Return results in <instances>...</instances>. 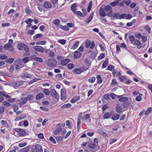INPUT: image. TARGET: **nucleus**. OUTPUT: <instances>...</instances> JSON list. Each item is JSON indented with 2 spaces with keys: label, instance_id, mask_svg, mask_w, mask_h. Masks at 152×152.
I'll list each match as a JSON object with an SVG mask.
<instances>
[{
  "label": "nucleus",
  "instance_id": "20e7f679",
  "mask_svg": "<svg viewBox=\"0 0 152 152\" xmlns=\"http://www.w3.org/2000/svg\"><path fill=\"white\" fill-rule=\"evenodd\" d=\"M23 81L15 82L12 83V85L14 88H16L17 87L23 85Z\"/></svg>",
  "mask_w": 152,
  "mask_h": 152
},
{
  "label": "nucleus",
  "instance_id": "f3484780",
  "mask_svg": "<svg viewBox=\"0 0 152 152\" xmlns=\"http://www.w3.org/2000/svg\"><path fill=\"white\" fill-rule=\"evenodd\" d=\"M96 77L97 79V82L98 84H100L102 82V78L101 75H98L96 76Z\"/></svg>",
  "mask_w": 152,
  "mask_h": 152
},
{
  "label": "nucleus",
  "instance_id": "4c0bfd02",
  "mask_svg": "<svg viewBox=\"0 0 152 152\" xmlns=\"http://www.w3.org/2000/svg\"><path fill=\"white\" fill-rule=\"evenodd\" d=\"M79 41H76L75 42V43L74 44L73 46H72V48L73 49H74L76 48H77L78 45H79Z\"/></svg>",
  "mask_w": 152,
  "mask_h": 152
},
{
  "label": "nucleus",
  "instance_id": "c756f323",
  "mask_svg": "<svg viewBox=\"0 0 152 152\" xmlns=\"http://www.w3.org/2000/svg\"><path fill=\"white\" fill-rule=\"evenodd\" d=\"M71 106V104L70 103H67L63 105L61 107L62 108H69Z\"/></svg>",
  "mask_w": 152,
  "mask_h": 152
},
{
  "label": "nucleus",
  "instance_id": "bf43d9fd",
  "mask_svg": "<svg viewBox=\"0 0 152 152\" xmlns=\"http://www.w3.org/2000/svg\"><path fill=\"white\" fill-rule=\"evenodd\" d=\"M111 7L109 5H108L105 7L104 8V10L106 11H108L112 9Z\"/></svg>",
  "mask_w": 152,
  "mask_h": 152
},
{
  "label": "nucleus",
  "instance_id": "f704fd0d",
  "mask_svg": "<svg viewBox=\"0 0 152 152\" xmlns=\"http://www.w3.org/2000/svg\"><path fill=\"white\" fill-rule=\"evenodd\" d=\"M42 36V34H38L34 35L33 37V39H36L37 38H39L41 37Z\"/></svg>",
  "mask_w": 152,
  "mask_h": 152
},
{
  "label": "nucleus",
  "instance_id": "8fccbe9b",
  "mask_svg": "<svg viewBox=\"0 0 152 152\" xmlns=\"http://www.w3.org/2000/svg\"><path fill=\"white\" fill-rule=\"evenodd\" d=\"M29 148L27 146L22 148L21 150V151L22 152H27L29 150Z\"/></svg>",
  "mask_w": 152,
  "mask_h": 152
},
{
  "label": "nucleus",
  "instance_id": "72a5a7b5",
  "mask_svg": "<svg viewBox=\"0 0 152 152\" xmlns=\"http://www.w3.org/2000/svg\"><path fill=\"white\" fill-rule=\"evenodd\" d=\"M108 58H107L104 62L102 64V68H105L107 65V63L108 62Z\"/></svg>",
  "mask_w": 152,
  "mask_h": 152
},
{
  "label": "nucleus",
  "instance_id": "338daca9",
  "mask_svg": "<svg viewBox=\"0 0 152 152\" xmlns=\"http://www.w3.org/2000/svg\"><path fill=\"white\" fill-rule=\"evenodd\" d=\"M56 139L57 141H62L63 140V137L61 136H58L56 137Z\"/></svg>",
  "mask_w": 152,
  "mask_h": 152
},
{
  "label": "nucleus",
  "instance_id": "5fc2aeb1",
  "mask_svg": "<svg viewBox=\"0 0 152 152\" xmlns=\"http://www.w3.org/2000/svg\"><path fill=\"white\" fill-rule=\"evenodd\" d=\"M14 60V59L13 58H10L6 61L7 63L9 64L12 63Z\"/></svg>",
  "mask_w": 152,
  "mask_h": 152
},
{
  "label": "nucleus",
  "instance_id": "e2e57ef3",
  "mask_svg": "<svg viewBox=\"0 0 152 152\" xmlns=\"http://www.w3.org/2000/svg\"><path fill=\"white\" fill-rule=\"evenodd\" d=\"M118 83L115 79H113L111 83V85H118Z\"/></svg>",
  "mask_w": 152,
  "mask_h": 152
},
{
  "label": "nucleus",
  "instance_id": "13d9d810",
  "mask_svg": "<svg viewBox=\"0 0 152 152\" xmlns=\"http://www.w3.org/2000/svg\"><path fill=\"white\" fill-rule=\"evenodd\" d=\"M34 61L39 62L40 63L42 62L43 61V60L42 58L38 57H36V56L35 57Z\"/></svg>",
  "mask_w": 152,
  "mask_h": 152
},
{
  "label": "nucleus",
  "instance_id": "0eeeda50",
  "mask_svg": "<svg viewBox=\"0 0 152 152\" xmlns=\"http://www.w3.org/2000/svg\"><path fill=\"white\" fill-rule=\"evenodd\" d=\"M50 94L52 97H54L56 99H57L59 97V95L54 89L51 90L50 91Z\"/></svg>",
  "mask_w": 152,
  "mask_h": 152
},
{
  "label": "nucleus",
  "instance_id": "a18cd8bd",
  "mask_svg": "<svg viewBox=\"0 0 152 152\" xmlns=\"http://www.w3.org/2000/svg\"><path fill=\"white\" fill-rule=\"evenodd\" d=\"M142 94H139L138 96H137L136 98V100L137 101H140L142 100L141 97Z\"/></svg>",
  "mask_w": 152,
  "mask_h": 152
},
{
  "label": "nucleus",
  "instance_id": "2eb2a0df",
  "mask_svg": "<svg viewBox=\"0 0 152 152\" xmlns=\"http://www.w3.org/2000/svg\"><path fill=\"white\" fill-rule=\"evenodd\" d=\"M120 115L119 114L115 113L112 115L111 119L114 121H116L120 117Z\"/></svg>",
  "mask_w": 152,
  "mask_h": 152
},
{
  "label": "nucleus",
  "instance_id": "c85d7f7f",
  "mask_svg": "<svg viewBox=\"0 0 152 152\" xmlns=\"http://www.w3.org/2000/svg\"><path fill=\"white\" fill-rule=\"evenodd\" d=\"M86 66H88L90 65L91 63L89 60L88 58H85L83 60Z\"/></svg>",
  "mask_w": 152,
  "mask_h": 152
},
{
  "label": "nucleus",
  "instance_id": "3c124183",
  "mask_svg": "<svg viewBox=\"0 0 152 152\" xmlns=\"http://www.w3.org/2000/svg\"><path fill=\"white\" fill-rule=\"evenodd\" d=\"M96 146V145L94 143H90L88 145V147L91 149H94Z\"/></svg>",
  "mask_w": 152,
  "mask_h": 152
},
{
  "label": "nucleus",
  "instance_id": "774afa93",
  "mask_svg": "<svg viewBox=\"0 0 152 152\" xmlns=\"http://www.w3.org/2000/svg\"><path fill=\"white\" fill-rule=\"evenodd\" d=\"M35 33V31L33 30H29L27 32V34L29 35L34 34Z\"/></svg>",
  "mask_w": 152,
  "mask_h": 152
},
{
  "label": "nucleus",
  "instance_id": "37998d69",
  "mask_svg": "<svg viewBox=\"0 0 152 152\" xmlns=\"http://www.w3.org/2000/svg\"><path fill=\"white\" fill-rule=\"evenodd\" d=\"M1 123L3 125H4L6 127L8 128L9 127V125L7 123V121H5L2 120L1 121Z\"/></svg>",
  "mask_w": 152,
  "mask_h": 152
},
{
  "label": "nucleus",
  "instance_id": "864d4df0",
  "mask_svg": "<svg viewBox=\"0 0 152 152\" xmlns=\"http://www.w3.org/2000/svg\"><path fill=\"white\" fill-rule=\"evenodd\" d=\"M122 105L124 108H126L129 107V103L128 102H124Z\"/></svg>",
  "mask_w": 152,
  "mask_h": 152
},
{
  "label": "nucleus",
  "instance_id": "a19ab883",
  "mask_svg": "<svg viewBox=\"0 0 152 152\" xmlns=\"http://www.w3.org/2000/svg\"><path fill=\"white\" fill-rule=\"evenodd\" d=\"M128 98L127 97H121L119 99V101L120 102L126 101L128 100Z\"/></svg>",
  "mask_w": 152,
  "mask_h": 152
},
{
  "label": "nucleus",
  "instance_id": "393cba45",
  "mask_svg": "<svg viewBox=\"0 0 152 152\" xmlns=\"http://www.w3.org/2000/svg\"><path fill=\"white\" fill-rule=\"evenodd\" d=\"M59 27L61 29L66 31H68L69 30V27L66 25L63 26L62 25H60Z\"/></svg>",
  "mask_w": 152,
  "mask_h": 152
},
{
  "label": "nucleus",
  "instance_id": "473e14b6",
  "mask_svg": "<svg viewBox=\"0 0 152 152\" xmlns=\"http://www.w3.org/2000/svg\"><path fill=\"white\" fill-rule=\"evenodd\" d=\"M60 22V20L58 19H56L53 21V23L56 26L58 25Z\"/></svg>",
  "mask_w": 152,
  "mask_h": 152
},
{
  "label": "nucleus",
  "instance_id": "423d86ee",
  "mask_svg": "<svg viewBox=\"0 0 152 152\" xmlns=\"http://www.w3.org/2000/svg\"><path fill=\"white\" fill-rule=\"evenodd\" d=\"M61 98L63 101H65L66 99V93L64 89L61 90Z\"/></svg>",
  "mask_w": 152,
  "mask_h": 152
},
{
  "label": "nucleus",
  "instance_id": "f03ea898",
  "mask_svg": "<svg viewBox=\"0 0 152 152\" xmlns=\"http://www.w3.org/2000/svg\"><path fill=\"white\" fill-rule=\"evenodd\" d=\"M57 62L56 60L51 58L49 59L48 61L47 64L50 67H54L57 65Z\"/></svg>",
  "mask_w": 152,
  "mask_h": 152
},
{
  "label": "nucleus",
  "instance_id": "0e129e2a",
  "mask_svg": "<svg viewBox=\"0 0 152 152\" xmlns=\"http://www.w3.org/2000/svg\"><path fill=\"white\" fill-rule=\"evenodd\" d=\"M74 67V65L72 63L68 64L67 66V67L68 69H72Z\"/></svg>",
  "mask_w": 152,
  "mask_h": 152
},
{
  "label": "nucleus",
  "instance_id": "b1692460",
  "mask_svg": "<svg viewBox=\"0 0 152 152\" xmlns=\"http://www.w3.org/2000/svg\"><path fill=\"white\" fill-rule=\"evenodd\" d=\"M111 115V113H105L103 116V118L104 119H107L110 118Z\"/></svg>",
  "mask_w": 152,
  "mask_h": 152
},
{
  "label": "nucleus",
  "instance_id": "2f4dec72",
  "mask_svg": "<svg viewBox=\"0 0 152 152\" xmlns=\"http://www.w3.org/2000/svg\"><path fill=\"white\" fill-rule=\"evenodd\" d=\"M118 79L121 81H125L126 80V76H119Z\"/></svg>",
  "mask_w": 152,
  "mask_h": 152
},
{
  "label": "nucleus",
  "instance_id": "f8f14e48",
  "mask_svg": "<svg viewBox=\"0 0 152 152\" xmlns=\"http://www.w3.org/2000/svg\"><path fill=\"white\" fill-rule=\"evenodd\" d=\"M35 148L37 152H42V147L40 145H36L35 146Z\"/></svg>",
  "mask_w": 152,
  "mask_h": 152
},
{
  "label": "nucleus",
  "instance_id": "7ed1b4c3",
  "mask_svg": "<svg viewBox=\"0 0 152 152\" xmlns=\"http://www.w3.org/2000/svg\"><path fill=\"white\" fill-rule=\"evenodd\" d=\"M16 69L18 70L22 67V61L20 59H18L15 61Z\"/></svg>",
  "mask_w": 152,
  "mask_h": 152
},
{
  "label": "nucleus",
  "instance_id": "c03bdc74",
  "mask_svg": "<svg viewBox=\"0 0 152 152\" xmlns=\"http://www.w3.org/2000/svg\"><path fill=\"white\" fill-rule=\"evenodd\" d=\"M95 77H92L91 78L88 79V81L90 83H93L95 81Z\"/></svg>",
  "mask_w": 152,
  "mask_h": 152
},
{
  "label": "nucleus",
  "instance_id": "6ab92c4d",
  "mask_svg": "<svg viewBox=\"0 0 152 152\" xmlns=\"http://www.w3.org/2000/svg\"><path fill=\"white\" fill-rule=\"evenodd\" d=\"M81 117L80 116H78L77 118V128L78 130H79L80 129V120Z\"/></svg>",
  "mask_w": 152,
  "mask_h": 152
},
{
  "label": "nucleus",
  "instance_id": "49530a36",
  "mask_svg": "<svg viewBox=\"0 0 152 152\" xmlns=\"http://www.w3.org/2000/svg\"><path fill=\"white\" fill-rule=\"evenodd\" d=\"M21 77L23 80H25L24 77H27L28 78H31V76L30 74L25 75L22 76Z\"/></svg>",
  "mask_w": 152,
  "mask_h": 152
},
{
  "label": "nucleus",
  "instance_id": "1a4fd4ad",
  "mask_svg": "<svg viewBox=\"0 0 152 152\" xmlns=\"http://www.w3.org/2000/svg\"><path fill=\"white\" fill-rule=\"evenodd\" d=\"M70 61L69 59L66 58L60 61V64L62 66H65Z\"/></svg>",
  "mask_w": 152,
  "mask_h": 152
},
{
  "label": "nucleus",
  "instance_id": "bb28decb",
  "mask_svg": "<svg viewBox=\"0 0 152 152\" xmlns=\"http://www.w3.org/2000/svg\"><path fill=\"white\" fill-rule=\"evenodd\" d=\"M44 94L42 93H39L37 94L36 96V99L37 100L39 99L42 98Z\"/></svg>",
  "mask_w": 152,
  "mask_h": 152
},
{
  "label": "nucleus",
  "instance_id": "ddd939ff",
  "mask_svg": "<svg viewBox=\"0 0 152 152\" xmlns=\"http://www.w3.org/2000/svg\"><path fill=\"white\" fill-rule=\"evenodd\" d=\"M44 6L46 8L48 9L51 8L52 5L51 3L49 2L45 1L44 3Z\"/></svg>",
  "mask_w": 152,
  "mask_h": 152
},
{
  "label": "nucleus",
  "instance_id": "c9c22d12",
  "mask_svg": "<svg viewBox=\"0 0 152 152\" xmlns=\"http://www.w3.org/2000/svg\"><path fill=\"white\" fill-rule=\"evenodd\" d=\"M119 4V2L118 1H116L111 2L110 3V4L113 7H115L117 6Z\"/></svg>",
  "mask_w": 152,
  "mask_h": 152
},
{
  "label": "nucleus",
  "instance_id": "58836bf2",
  "mask_svg": "<svg viewBox=\"0 0 152 152\" xmlns=\"http://www.w3.org/2000/svg\"><path fill=\"white\" fill-rule=\"evenodd\" d=\"M145 28L149 33H151V28L150 26L148 25H146L144 26Z\"/></svg>",
  "mask_w": 152,
  "mask_h": 152
},
{
  "label": "nucleus",
  "instance_id": "5701e85b",
  "mask_svg": "<svg viewBox=\"0 0 152 152\" xmlns=\"http://www.w3.org/2000/svg\"><path fill=\"white\" fill-rule=\"evenodd\" d=\"M26 133L23 129H21L20 130V132L19 133V135L21 136H23L26 135Z\"/></svg>",
  "mask_w": 152,
  "mask_h": 152
},
{
  "label": "nucleus",
  "instance_id": "603ef678",
  "mask_svg": "<svg viewBox=\"0 0 152 152\" xmlns=\"http://www.w3.org/2000/svg\"><path fill=\"white\" fill-rule=\"evenodd\" d=\"M33 21V20L29 18L26 20L25 22L28 24H31V23Z\"/></svg>",
  "mask_w": 152,
  "mask_h": 152
},
{
  "label": "nucleus",
  "instance_id": "9d476101",
  "mask_svg": "<svg viewBox=\"0 0 152 152\" xmlns=\"http://www.w3.org/2000/svg\"><path fill=\"white\" fill-rule=\"evenodd\" d=\"M82 56V53L79 51L77 50L74 52V59H77L80 58Z\"/></svg>",
  "mask_w": 152,
  "mask_h": 152
},
{
  "label": "nucleus",
  "instance_id": "ea45409f",
  "mask_svg": "<svg viewBox=\"0 0 152 152\" xmlns=\"http://www.w3.org/2000/svg\"><path fill=\"white\" fill-rule=\"evenodd\" d=\"M74 72L75 73V74H80L82 72V71L78 68H75L74 70Z\"/></svg>",
  "mask_w": 152,
  "mask_h": 152
},
{
  "label": "nucleus",
  "instance_id": "9b49d317",
  "mask_svg": "<svg viewBox=\"0 0 152 152\" xmlns=\"http://www.w3.org/2000/svg\"><path fill=\"white\" fill-rule=\"evenodd\" d=\"M134 45L137 46V48H141L142 46V44L139 40H135L133 43Z\"/></svg>",
  "mask_w": 152,
  "mask_h": 152
},
{
  "label": "nucleus",
  "instance_id": "680f3d73",
  "mask_svg": "<svg viewBox=\"0 0 152 152\" xmlns=\"http://www.w3.org/2000/svg\"><path fill=\"white\" fill-rule=\"evenodd\" d=\"M12 107L13 108V110L14 112H15L16 111L18 110V106L15 104L13 105Z\"/></svg>",
  "mask_w": 152,
  "mask_h": 152
},
{
  "label": "nucleus",
  "instance_id": "4468645a",
  "mask_svg": "<svg viewBox=\"0 0 152 152\" xmlns=\"http://www.w3.org/2000/svg\"><path fill=\"white\" fill-rule=\"evenodd\" d=\"M25 44L24 43L22 42L18 43L17 45V48L19 50H22Z\"/></svg>",
  "mask_w": 152,
  "mask_h": 152
},
{
  "label": "nucleus",
  "instance_id": "09e8293b",
  "mask_svg": "<svg viewBox=\"0 0 152 152\" xmlns=\"http://www.w3.org/2000/svg\"><path fill=\"white\" fill-rule=\"evenodd\" d=\"M119 13H113V14L111 15V16H110V17H113V18H118L119 17Z\"/></svg>",
  "mask_w": 152,
  "mask_h": 152
},
{
  "label": "nucleus",
  "instance_id": "a878e982",
  "mask_svg": "<svg viewBox=\"0 0 152 152\" xmlns=\"http://www.w3.org/2000/svg\"><path fill=\"white\" fill-rule=\"evenodd\" d=\"M99 14L101 16L104 17L106 16L105 13L104 9L101 8L99 10Z\"/></svg>",
  "mask_w": 152,
  "mask_h": 152
},
{
  "label": "nucleus",
  "instance_id": "dca6fc26",
  "mask_svg": "<svg viewBox=\"0 0 152 152\" xmlns=\"http://www.w3.org/2000/svg\"><path fill=\"white\" fill-rule=\"evenodd\" d=\"M115 110L116 112L118 113H120L123 112L122 108L118 105H117L116 106Z\"/></svg>",
  "mask_w": 152,
  "mask_h": 152
},
{
  "label": "nucleus",
  "instance_id": "79ce46f5",
  "mask_svg": "<svg viewBox=\"0 0 152 152\" xmlns=\"http://www.w3.org/2000/svg\"><path fill=\"white\" fill-rule=\"evenodd\" d=\"M61 130L62 128L61 127L56 129L54 132V134L55 135L57 134L59 132H60L61 131Z\"/></svg>",
  "mask_w": 152,
  "mask_h": 152
},
{
  "label": "nucleus",
  "instance_id": "de8ad7c7",
  "mask_svg": "<svg viewBox=\"0 0 152 152\" xmlns=\"http://www.w3.org/2000/svg\"><path fill=\"white\" fill-rule=\"evenodd\" d=\"M28 57H26L23 58L22 59L23 62L24 63H27L29 61Z\"/></svg>",
  "mask_w": 152,
  "mask_h": 152
},
{
  "label": "nucleus",
  "instance_id": "aec40b11",
  "mask_svg": "<svg viewBox=\"0 0 152 152\" xmlns=\"http://www.w3.org/2000/svg\"><path fill=\"white\" fill-rule=\"evenodd\" d=\"M152 111V108L149 107L147 109L146 111H145L144 114L145 115H148L150 114Z\"/></svg>",
  "mask_w": 152,
  "mask_h": 152
},
{
  "label": "nucleus",
  "instance_id": "4d7b16f0",
  "mask_svg": "<svg viewBox=\"0 0 152 152\" xmlns=\"http://www.w3.org/2000/svg\"><path fill=\"white\" fill-rule=\"evenodd\" d=\"M123 1L127 6L129 5L131 3V1L130 0H124Z\"/></svg>",
  "mask_w": 152,
  "mask_h": 152
},
{
  "label": "nucleus",
  "instance_id": "4be33fe9",
  "mask_svg": "<svg viewBox=\"0 0 152 152\" xmlns=\"http://www.w3.org/2000/svg\"><path fill=\"white\" fill-rule=\"evenodd\" d=\"M12 44L10 43H8L4 45V48L5 50H6L12 47Z\"/></svg>",
  "mask_w": 152,
  "mask_h": 152
},
{
  "label": "nucleus",
  "instance_id": "7c9ffc66",
  "mask_svg": "<svg viewBox=\"0 0 152 152\" xmlns=\"http://www.w3.org/2000/svg\"><path fill=\"white\" fill-rule=\"evenodd\" d=\"M98 131L100 132L104 136L106 137L107 136V134L103 131V130L101 129H99L98 130Z\"/></svg>",
  "mask_w": 152,
  "mask_h": 152
},
{
  "label": "nucleus",
  "instance_id": "f257e3e1",
  "mask_svg": "<svg viewBox=\"0 0 152 152\" xmlns=\"http://www.w3.org/2000/svg\"><path fill=\"white\" fill-rule=\"evenodd\" d=\"M95 46V43L93 41L91 42L90 40H86L85 42V47L86 48L90 47L91 49L94 48Z\"/></svg>",
  "mask_w": 152,
  "mask_h": 152
},
{
  "label": "nucleus",
  "instance_id": "052dcab7",
  "mask_svg": "<svg viewBox=\"0 0 152 152\" xmlns=\"http://www.w3.org/2000/svg\"><path fill=\"white\" fill-rule=\"evenodd\" d=\"M3 105L7 107H9L11 105L7 101H4L3 102Z\"/></svg>",
  "mask_w": 152,
  "mask_h": 152
},
{
  "label": "nucleus",
  "instance_id": "6e6d98bb",
  "mask_svg": "<svg viewBox=\"0 0 152 152\" xmlns=\"http://www.w3.org/2000/svg\"><path fill=\"white\" fill-rule=\"evenodd\" d=\"M104 53H102L100 54V55L98 57L97 59L98 60H100L104 58Z\"/></svg>",
  "mask_w": 152,
  "mask_h": 152
},
{
  "label": "nucleus",
  "instance_id": "6e6552de",
  "mask_svg": "<svg viewBox=\"0 0 152 152\" xmlns=\"http://www.w3.org/2000/svg\"><path fill=\"white\" fill-rule=\"evenodd\" d=\"M28 100V99L26 97H22L20 100L19 104L21 106L23 104H26Z\"/></svg>",
  "mask_w": 152,
  "mask_h": 152
},
{
  "label": "nucleus",
  "instance_id": "e433bc0d",
  "mask_svg": "<svg viewBox=\"0 0 152 152\" xmlns=\"http://www.w3.org/2000/svg\"><path fill=\"white\" fill-rule=\"evenodd\" d=\"M129 39L132 43H133L135 40L134 37L133 35L130 36L129 37Z\"/></svg>",
  "mask_w": 152,
  "mask_h": 152
},
{
  "label": "nucleus",
  "instance_id": "a211bd4d",
  "mask_svg": "<svg viewBox=\"0 0 152 152\" xmlns=\"http://www.w3.org/2000/svg\"><path fill=\"white\" fill-rule=\"evenodd\" d=\"M76 7L77 5L75 3L73 4L71 7V10L75 14H76Z\"/></svg>",
  "mask_w": 152,
  "mask_h": 152
},
{
  "label": "nucleus",
  "instance_id": "69168bd1",
  "mask_svg": "<svg viewBox=\"0 0 152 152\" xmlns=\"http://www.w3.org/2000/svg\"><path fill=\"white\" fill-rule=\"evenodd\" d=\"M43 92L46 95H48L50 93L48 89H44L43 90Z\"/></svg>",
  "mask_w": 152,
  "mask_h": 152
},
{
  "label": "nucleus",
  "instance_id": "412c9836",
  "mask_svg": "<svg viewBox=\"0 0 152 152\" xmlns=\"http://www.w3.org/2000/svg\"><path fill=\"white\" fill-rule=\"evenodd\" d=\"M93 17V13H91L86 21V23L88 24L91 20Z\"/></svg>",
  "mask_w": 152,
  "mask_h": 152
},
{
  "label": "nucleus",
  "instance_id": "cd10ccee",
  "mask_svg": "<svg viewBox=\"0 0 152 152\" xmlns=\"http://www.w3.org/2000/svg\"><path fill=\"white\" fill-rule=\"evenodd\" d=\"M80 99V96H77L74 97L71 100V102L72 103H74L78 101Z\"/></svg>",
  "mask_w": 152,
  "mask_h": 152
},
{
  "label": "nucleus",
  "instance_id": "39448f33",
  "mask_svg": "<svg viewBox=\"0 0 152 152\" xmlns=\"http://www.w3.org/2000/svg\"><path fill=\"white\" fill-rule=\"evenodd\" d=\"M33 48L36 51L44 52L45 51V49L40 46H35L33 47Z\"/></svg>",
  "mask_w": 152,
  "mask_h": 152
}]
</instances>
